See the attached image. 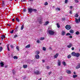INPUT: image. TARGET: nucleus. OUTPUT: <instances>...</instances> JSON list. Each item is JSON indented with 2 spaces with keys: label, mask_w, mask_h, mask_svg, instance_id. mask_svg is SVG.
Returning <instances> with one entry per match:
<instances>
[{
  "label": "nucleus",
  "mask_w": 80,
  "mask_h": 80,
  "mask_svg": "<svg viewBox=\"0 0 80 80\" xmlns=\"http://www.w3.org/2000/svg\"><path fill=\"white\" fill-rule=\"evenodd\" d=\"M48 32L49 35H53L55 34V32L52 30H49Z\"/></svg>",
  "instance_id": "obj_1"
},
{
  "label": "nucleus",
  "mask_w": 80,
  "mask_h": 80,
  "mask_svg": "<svg viewBox=\"0 0 80 80\" xmlns=\"http://www.w3.org/2000/svg\"><path fill=\"white\" fill-rule=\"evenodd\" d=\"M75 22L77 23H78L80 22V16L79 17L78 19L77 18H75Z\"/></svg>",
  "instance_id": "obj_2"
},
{
  "label": "nucleus",
  "mask_w": 80,
  "mask_h": 80,
  "mask_svg": "<svg viewBox=\"0 0 80 80\" xmlns=\"http://www.w3.org/2000/svg\"><path fill=\"white\" fill-rule=\"evenodd\" d=\"M34 73L35 74V75H39L41 73V72H40L38 70H36L34 71Z\"/></svg>",
  "instance_id": "obj_3"
},
{
  "label": "nucleus",
  "mask_w": 80,
  "mask_h": 80,
  "mask_svg": "<svg viewBox=\"0 0 80 80\" xmlns=\"http://www.w3.org/2000/svg\"><path fill=\"white\" fill-rule=\"evenodd\" d=\"M65 28L67 30H70V29H71V26L69 25H67L65 27Z\"/></svg>",
  "instance_id": "obj_4"
},
{
  "label": "nucleus",
  "mask_w": 80,
  "mask_h": 80,
  "mask_svg": "<svg viewBox=\"0 0 80 80\" xmlns=\"http://www.w3.org/2000/svg\"><path fill=\"white\" fill-rule=\"evenodd\" d=\"M28 13H32V8H29L28 9Z\"/></svg>",
  "instance_id": "obj_5"
},
{
  "label": "nucleus",
  "mask_w": 80,
  "mask_h": 80,
  "mask_svg": "<svg viewBox=\"0 0 80 80\" xmlns=\"http://www.w3.org/2000/svg\"><path fill=\"white\" fill-rule=\"evenodd\" d=\"M73 46V44H72V43L70 42L69 44V45L67 47L68 48H70L71 47H72Z\"/></svg>",
  "instance_id": "obj_6"
},
{
  "label": "nucleus",
  "mask_w": 80,
  "mask_h": 80,
  "mask_svg": "<svg viewBox=\"0 0 80 80\" xmlns=\"http://www.w3.org/2000/svg\"><path fill=\"white\" fill-rule=\"evenodd\" d=\"M80 68V63H79L78 64V65L76 67V69H78V68Z\"/></svg>",
  "instance_id": "obj_7"
},
{
  "label": "nucleus",
  "mask_w": 80,
  "mask_h": 80,
  "mask_svg": "<svg viewBox=\"0 0 80 80\" xmlns=\"http://www.w3.org/2000/svg\"><path fill=\"white\" fill-rule=\"evenodd\" d=\"M80 53H76V56L75 57H78L80 56Z\"/></svg>",
  "instance_id": "obj_8"
},
{
  "label": "nucleus",
  "mask_w": 80,
  "mask_h": 80,
  "mask_svg": "<svg viewBox=\"0 0 80 80\" xmlns=\"http://www.w3.org/2000/svg\"><path fill=\"white\" fill-rule=\"evenodd\" d=\"M72 56H73L74 57H75L76 55V53H75V52H72Z\"/></svg>",
  "instance_id": "obj_9"
},
{
  "label": "nucleus",
  "mask_w": 80,
  "mask_h": 80,
  "mask_svg": "<svg viewBox=\"0 0 80 80\" xmlns=\"http://www.w3.org/2000/svg\"><path fill=\"white\" fill-rule=\"evenodd\" d=\"M58 66H60L61 65V61L60 60H58Z\"/></svg>",
  "instance_id": "obj_10"
},
{
  "label": "nucleus",
  "mask_w": 80,
  "mask_h": 80,
  "mask_svg": "<svg viewBox=\"0 0 80 80\" xmlns=\"http://www.w3.org/2000/svg\"><path fill=\"white\" fill-rule=\"evenodd\" d=\"M1 38L2 40H3V38H5V35H2L1 37Z\"/></svg>",
  "instance_id": "obj_11"
},
{
  "label": "nucleus",
  "mask_w": 80,
  "mask_h": 80,
  "mask_svg": "<svg viewBox=\"0 0 80 80\" xmlns=\"http://www.w3.org/2000/svg\"><path fill=\"white\" fill-rule=\"evenodd\" d=\"M66 72L68 74H70L71 73V71L69 70L66 71Z\"/></svg>",
  "instance_id": "obj_12"
},
{
  "label": "nucleus",
  "mask_w": 80,
  "mask_h": 80,
  "mask_svg": "<svg viewBox=\"0 0 80 80\" xmlns=\"http://www.w3.org/2000/svg\"><path fill=\"white\" fill-rule=\"evenodd\" d=\"M35 57L36 58H37V59H38V58H40V56H39V55L37 54L36 55Z\"/></svg>",
  "instance_id": "obj_13"
},
{
  "label": "nucleus",
  "mask_w": 80,
  "mask_h": 80,
  "mask_svg": "<svg viewBox=\"0 0 80 80\" xmlns=\"http://www.w3.org/2000/svg\"><path fill=\"white\" fill-rule=\"evenodd\" d=\"M58 56V53L56 54L54 56V57H55V58H57Z\"/></svg>",
  "instance_id": "obj_14"
},
{
  "label": "nucleus",
  "mask_w": 80,
  "mask_h": 80,
  "mask_svg": "<svg viewBox=\"0 0 80 80\" xmlns=\"http://www.w3.org/2000/svg\"><path fill=\"white\" fill-rule=\"evenodd\" d=\"M35 54H36L37 55H38L39 53H40V52L38 51H37L35 52Z\"/></svg>",
  "instance_id": "obj_15"
},
{
  "label": "nucleus",
  "mask_w": 80,
  "mask_h": 80,
  "mask_svg": "<svg viewBox=\"0 0 80 80\" xmlns=\"http://www.w3.org/2000/svg\"><path fill=\"white\" fill-rule=\"evenodd\" d=\"M61 34H62V35H63V36L65 34V32L63 31H62V32L61 33Z\"/></svg>",
  "instance_id": "obj_16"
},
{
  "label": "nucleus",
  "mask_w": 80,
  "mask_h": 80,
  "mask_svg": "<svg viewBox=\"0 0 80 80\" xmlns=\"http://www.w3.org/2000/svg\"><path fill=\"white\" fill-rule=\"evenodd\" d=\"M49 23V22L48 21H46L44 23V25H48V24Z\"/></svg>",
  "instance_id": "obj_17"
},
{
  "label": "nucleus",
  "mask_w": 80,
  "mask_h": 80,
  "mask_svg": "<svg viewBox=\"0 0 80 80\" xmlns=\"http://www.w3.org/2000/svg\"><path fill=\"white\" fill-rule=\"evenodd\" d=\"M56 11H60V8H56L55 9Z\"/></svg>",
  "instance_id": "obj_18"
},
{
  "label": "nucleus",
  "mask_w": 80,
  "mask_h": 80,
  "mask_svg": "<svg viewBox=\"0 0 80 80\" xmlns=\"http://www.w3.org/2000/svg\"><path fill=\"white\" fill-rule=\"evenodd\" d=\"M0 65H1V67H3V66L4 65V64H3V63L2 62H1L0 63Z\"/></svg>",
  "instance_id": "obj_19"
},
{
  "label": "nucleus",
  "mask_w": 80,
  "mask_h": 80,
  "mask_svg": "<svg viewBox=\"0 0 80 80\" xmlns=\"http://www.w3.org/2000/svg\"><path fill=\"white\" fill-rule=\"evenodd\" d=\"M23 27H24V25H23V24L22 25L21 28V30H23Z\"/></svg>",
  "instance_id": "obj_20"
},
{
  "label": "nucleus",
  "mask_w": 80,
  "mask_h": 80,
  "mask_svg": "<svg viewBox=\"0 0 80 80\" xmlns=\"http://www.w3.org/2000/svg\"><path fill=\"white\" fill-rule=\"evenodd\" d=\"M23 67L24 68H26L27 67V65H23Z\"/></svg>",
  "instance_id": "obj_21"
},
{
  "label": "nucleus",
  "mask_w": 80,
  "mask_h": 80,
  "mask_svg": "<svg viewBox=\"0 0 80 80\" xmlns=\"http://www.w3.org/2000/svg\"><path fill=\"white\" fill-rule=\"evenodd\" d=\"M62 63L63 65H64V66H65V65H66V62H62Z\"/></svg>",
  "instance_id": "obj_22"
},
{
  "label": "nucleus",
  "mask_w": 80,
  "mask_h": 80,
  "mask_svg": "<svg viewBox=\"0 0 80 80\" xmlns=\"http://www.w3.org/2000/svg\"><path fill=\"white\" fill-rule=\"evenodd\" d=\"M70 33H73V30H70Z\"/></svg>",
  "instance_id": "obj_23"
},
{
  "label": "nucleus",
  "mask_w": 80,
  "mask_h": 80,
  "mask_svg": "<svg viewBox=\"0 0 80 80\" xmlns=\"http://www.w3.org/2000/svg\"><path fill=\"white\" fill-rule=\"evenodd\" d=\"M75 17L76 18H77V17H78V14H77V13L75 15Z\"/></svg>",
  "instance_id": "obj_24"
},
{
  "label": "nucleus",
  "mask_w": 80,
  "mask_h": 80,
  "mask_svg": "<svg viewBox=\"0 0 80 80\" xmlns=\"http://www.w3.org/2000/svg\"><path fill=\"white\" fill-rule=\"evenodd\" d=\"M30 45H28L25 47V48H30Z\"/></svg>",
  "instance_id": "obj_25"
},
{
  "label": "nucleus",
  "mask_w": 80,
  "mask_h": 80,
  "mask_svg": "<svg viewBox=\"0 0 80 80\" xmlns=\"http://www.w3.org/2000/svg\"><path fill=\"white\" fill-rule=\"evenodd\" d=\"M45 39V38L42 37V38H40V40H44Z\"/></svg>",
  "instance_id": "obj_26"
},
{
  "label": "nucleus",
  "mask_w": 80,
  "mask_h": 80,
  "mask_svg": "<svg viewBox=\"0 0 80 80\" xmlns=\"http://www.w3.org/2000/svg\"><path fill=\"white\" fill-rule=\"evenodd\" d=\"M76 34L78 35H79V34H80V32H79L78 31H77L76 32Z\"/></svg>",
  "instance_id": "obj_27"
},
{
  "label": "nucleus",
  "mask_w": 80,
  "mask_h": 80,
  "mask_svg": "<svg viewBox=\"0 0 80 80\" xmlns=\"http://www.w3.org/2000/svg\"><path fill=\"white\" fill-rule=\"evenodd\" d=\"M3 50V48L2 47H0V52H2Z\"/></svg>",
  "instance_id": "obj_28"
},
{
  "label": "nucleus",
  "mask_w": 80,
  "mask_h": 80,
  "mask_svg": "<svg viewBox=\"0 0 80 80\" xmlns=\"http://www.w3.org/2000/svg\"><path fill=\"white\" fill-rule=\"evenodd\" d=\"M39 22L41 24H42V19H40V20L39 21Z\"/></svg>",
  "instance_id": "obj_29"
},
{
  "label": "nucleus",
  "mask_w": 80,
  "mask_h": 80,
  "mask_svg": "<svg viewBox=\"0 0 80 80\" xmlns=\"http://www.w3.org/2000/svg\"><path fill=\"white\" fill-rule=\"evenodd\" d=\"M57 27L58 28H60V25H59V23H57Z\"/></svg>",
  "instance_id": "obj_30"
},
{
  "label": "nucleus",
  "mask_w": 80,
  "mask_h": 80,
  "mask_svg": "<svg viewBox=\"0 0 80 80\" xmlns=\"http://www.w3.org/2000/svg\"><path fill=\"white\" fill-rule=\"evenodd\" d=\"M71 57H72V56L71 55H69L68 56V58H71Z\"/></svg>",
  "instance_id": "obj_31"
},
{
  "label": "nucleus",
  "mask_w": 80,
  "mask_h": 80,
  "mask_svg": "<svg viewBox=\"0 0 80 80\" xmlns=\"http://www.w3.org/2000/svg\"><path fill=\"white\" fill-rule=\"evenodd\" d=\"M12 72L13 74V75L15 74V70H13Z\"/></svg>",
  "instance_id": "obj_32"
},
{
  "label": "nucleus",
  "mask_w": 80,
  "mask_h": 80,
  "mask_svg": "<svg viewBox=\"0 0 80 80\" xmlns=\"http://www.w3.org/2000/svg\"><path fill=\"white\" fill-rule=\"evenodd\" d=\"M42 50L44 51H45V50H46V48H45V47H43Z\"/></svg>",
  "instance_id": "obj_33"
},
{
  "label": "nucleus",
  "mask_w": 80,
  "mask_h": 80,
  "mask_svg": "<svg viewBox=\"0 0 80 80\" xmlns=\"http://www.w3.org/2000/svg\"><path fill=\"white\" fill-rule=\"evenodd\" d=\"M77 77V75H73V78H76Z\"/></svg>",
  "instance_id": "obj_34"
},
{
  "label": "nucleus",
  "mask_w": 80,
  "mask_h": 80,
  "mask_svg": "<svg viewBox=\"0 0 80 80\" xmlns=\"http://www.w3.org/2000/svg\"><path fill=\"white\" fill-rule=\"evenodd\" d=\"M16 21H17V22H19L20 21V20H19V19L18 18H16Z\"/></svg>",
  "instance_id": "obj_35"
},
{
  "label": "nucleus",
  "mask_w": 80,
  "mask_h": 80,
  "mask_svg": "<svg viewBox=\"0 0 80 80\" xmlns=\"http://www.w3.org/2000/svg\"><path fill=\"white\" fill-rule=\"evenodd\" d=\"M32 12H37V9H32Z\"/></svg>",
  "instance_id": "obj_36"
},
{
  "label": "nucleus",
  "mask_w": 80,
  "mask_h": 80,
  "mask_svg": "<svg viewBox=\"0 0 80 80\" xmlns=\"http://www.w3.org/2000/svg\"><path fill=\"white\" fill-rule=\"evenodd\" d=\"M48 5V2H46L44 3V5Z\"/></svg>",
  "instance_id": "obj_37"
},
{
  "label": "nucleus",
  "mask_w": 80,
  "mask_h": 80,
  "mask_svg": "<svg viewBox=\"0 0 80 80\" xmlns=\"http://www.w3.org/2000/svg\"><path fill=\"white\" fill-rule=\"evenodd\" d=\"M71 34L70 33H68L67 34H66V36H68V35H71Z\"/></svg>",
  "instance_id": "obj_38"
},
{
  "label": "nucleus",
  "mask_w": 80,
  "mask_h": 80,
  "mask_svg": "<svg viewBox=\"0 0 80 80\" xmlns=\"http://www.w3.org/2000/svg\"><path fill=\"white\" fill-rule=\"evenodd\" d=\"M21 2L23 3L24 2H26V0H22Z\"/></svg>",
  "instance_id": "obj_39"
},
{
  "label": "nucleus",
  "mask_w": 80,
  "mask_h": 80,
  "mask_svg": "<svg viewBox=\"0 0 80 80\" xmlns=\"http://www.w3.org/2000/svg\"><path fill=\"white\" fill-rule=\"evenodd\" d=\"M10 47H11V48H14V46L12 45H11Z\"/></svg>",
  "instance_id": "obj_40"
},
{
  "label": "nucleus",
  "mask_w": 80,
  "mask_h": 80,
  "mask_svg": "<svg viewBox=\"0 0 80 80\" xmlns=\"http://www.w3.org/2000/svg\"><path fill=\"white\" fill-rule=\"evenodd\" d=\"M16 49H17V50H18V51H19V48H18V46H17L16 47Z\"/></svg>",
  "instance_id": "obj_41"
},
{
  "label": "nucleus",
  "mask_w": 80,
  "mask_h": 80,
  "mask_svg": "<svg viewBox=\"0 0 80 80\" xmlns=\"http://www.w3.org/2000/svg\"><path fill=\"white\" fill-rule=\"evenodd\" d=\"M46 68L48 70H49V69H50V67H49V66H47Z\"/></svg>",
  "instance_id": "obj_42"
},
{
  "label": "nucleus",
  "mask_w": 80,
  "mask_h": 80,
  "mask_svg": "<svg viewBox=\"0 0 80 80\" xmlns=\"http://www.w3.org/2000/svg\"><path fill=\"white\" fill-rule=\"evenodd\" d=\"M13 31L14 30H12L10 32V33H13Z\"/></svg>",
  "instance_id": "obj_43"
},
{
  "label": "nucleus",
  "mask_w": 80,
  "mask_h": 80,
  "mask_svg": "<svg viewBox=\"0 0 80 80\" xmlns=\"http://www.w3.org/2000/svg\"><path fill=\"white\" fill-rule=\"evenodd\" d=\"M62 76H61L59 78V80H62Z\"/></svg>",
  "instance_id": "obj_44"
},
{
  "label": "nucleus",
  "mask_w": 80,
  "mask_h": 80,
  "mask_svg": "<svg viewBox=\"0 0 80 80\" xmlns=\"http://www.w3.org/2000/svg\"><path fill=\"white\" fill-rule=\"evenodd\" d=\"M2 5H5V2L4 1H2Z\"/></svg>",
  "instance_id": "obj_45"
},
{
  "label": "nucleus",
  "mask_w": 80,
  "mask_h": 80,
  "mask_svg": "<svg viewBox=\"0 0 80 80\" xmlns=\"http://www.w3.org/2000/svg\"><path fill=\"white\" fill-rule=\"evenodd\" d=\"M17 37H18V35H16L14 36V38H17Z\"/></svg>",
  "instance_id": "obj_46"
},
{
  "label": "nucleus",
  "mask_w": 80,
  "mask_h": 80,
  "mask_svg": "<svg viewBox=\"0 0 80 80\" xmlns=\"http://www.w3.org/2000/svg\"><path fill=\"white\" fill-rule=\"evenodd\" d=\"M13 58L14 59H16V58H17V57H16V56H15Z\"/></svg>",
  "instance_id": "obj_47"
},
{
  "label": "nucleus",
  "mask_w": 80,
  "mask_h": 80,
  "mask_svg": "<svg viewBox=\"0 0 80 80\" xmlns=\"http://www.w3.org/2000/svg\"><path fill=\"white\" fill-rule=\"evenodd\" d=\"M74 1L76 3H78V0H74Z\"/></svg>",
  "instance_id": "obj_48"
},
{
  "label": "nucleus",
  "mask_w": 80,
  "mask_h": 80,
  "mask_svg": "<svg viewBox=\"0 0 80 80\" xmlns=\"http://www.w3.org/2000/svg\"><path fill=\"white\" fill-rule=\"evenodd\" d=\"M68 2V0H65V3H67Z\"/></svg>",
  "instance_id": "obj_49"
},
{
  "label": "nucleus",
  "mask_w": 80,
  "mask_h": 80,
  "mask_svg": "<svg viewBox=\"0 0 80 80\" xmlns=\"http://www.w3.org/2000/svg\"><path fill=\"white\" fill-rule=\"evenodd\" d=\"M37 43H40V40H38L37 41Z\"/></svg>",
  "instance_id": "obj_50"
},
{
  "label": "nucleus",
  "mask_w": 80,
  "mask_h": 80,
  "mask_svg": "<svg viewBox=\"0 0 80 80\" xmlns=\"http://www.w3.org/2000/svg\"><path fill=\"white\" fill-rule=\"evenodd\" d=\"M23 12H26V9H23Z\"/></svg>",
  "instance_id": "obj_51"
},
{
  "label": "nucleus",
  "mask_w": 80,
  "mask_h": 80,
  "mask_svg": "<svg viewBox=\"0 0 80 80\" xmlns=\"http://www.w3.org/2000/svg\"><path fill=\"white\" fill-rule=\"evenodd\" d=\"M42 63H44V62H45V61L44 60H42Z\"/></svg>",
  "instance_id": "obj_52"
},
{
  "label": "nucleus",
  "mask_w": 80,
  "mask_h": 80,
  "mask_svg": "<svg viewBox=\"0 0 80 80\" xmlns=\"http://www.w3.org/2000/svg\"><path fill=\"white\" fill-rule=\"evenodd\" d=\"M72 8H73V6H71L70 7V9H72Z\"/></svg>",
  "instance_id": "obj_53"
},
{
  "label": "nucleus",
  "mask_w": 80,
  "mask_h": 80,
  "mask_svg": "<svg viewBox=\"0 0 80 80\" xmlns=\"http://www.w3.org/2000/svg\"><path fill=\"white\" fill-rule=\"evenodd\" d=\"M51 73H52V72H49L48 74L49 75H50Z\"/></svg>",
  "instance_id": "obj_54"
},
{
  "label": "nucleus",
  "mask_w": 80,
  "mask_h": 80,
  "mask_svg": "<svg viewBox=\"0 0 80 80\" xmlns=\"http://www.w3.org/2000/svg\"><path fill=\"white\" fill-rule=\"evenodd\" d=\"M71 49H72V50H74V48L72 47V48Z\"/></svg>",
  "instance_id": "obj_55"
},
{
  "label": "nucleus",
  "mask_w": 80,
  "mask_h": 80,
  "mask_svg": "<svg viewBox=\"0 0 80 80\" xmlns=\"http://www.w3.org/2000/svg\"><path fill=\"white\" fill-rule=\"evenodd\" d=\"M8 49V51H10V49H9V48L8 47V46L7 47Z\"/></svg>",
  "instance_id": "obj_56"
},
{
  "label": "nucleus",
  "mask_w": 80,
  "mask_h": 80,
  "mask_svg": "<svg viewBox=\"0 0 80 80\" xmlns=\"http://www.w3.org/2000/svg\"><path fill=\"white\" fill-rule=\"evenodd\" d=\"M69 38H72V36H69Z\"/></svg>",
  "instance_id": "obj_57"
},
{
  "label": "nucleus",
  "mask_w": 80,
  "mask_h": 80,
  "mask_svg": "<svg viewBox=\"0 0 80 80\" xmlns=\"http://www.w3.org/2000/svg\"><path fill=\"white\" fill-rule=\"evenodd\" d=\"M29 2H32L33 1V0H29Z\"/></svg>",
  "instance_id": "obj_58"
},
{
  "label": "nucleus",
  "mask_w": 80,
  "mask_h": 80,
  "mask_svg": "<svg viewBox=\"0 0 80 80\" xmlns=\"http://www.w3.org/2000/svg\"><path fill=\"white\" fill-rule=\"evenodd\" d=\"M12 22H14L15 21V19H14V18H13L12 19Z\"/></svg>",
  "instance_id": "obj_59"
},
{
  "label": "nucleus",
  "mask_w": 80,
  "mask_h": 80,
  "mask_svg": "<svg viewBox=\"0 0 80 80\" xmlns=\"http://www.w3.org/2000/svg\"><path fill=\"white\" fill-rule=\"evenodd\" d=\"M26 78V77H25L23 78V79L24 80Z\"/></svg>",
  "instance_id": "obj_60"
},
{
  "label": "nucleus",
  "mask_w": 80,
  "mask_h": 80,
  "mask_svg": "<svg viewBox=\"0 0 80 80\" xmlns=\"http://www.w3.org/2000/svg\"><path fill=\"white\" fill-rule=\"evenodd\" d=\"M18 27H17L15 28V29H16V30H17V29H18Z\"/></svg>",
  "instance_id": "obj_61"
},
{
  "label": "nucleus",
  "mask_w": 80,
  "mask_h": 80,
  "mask_svg": "<svg viewBox=\"0 0 80 80\" xmlns=\"http://www.w3.org/2000/svg\"><path fill=\"white\" fill-rule=\"evenodd\" d=\"M69 13L71 14H72V11H70Z\"/></svg>",
  "instance_id": "obj_62"
},
{
  "label": "nucleus",
  "mask_w": 80,
  "mask_h": 80,
  "mask_svg": "<svg viewBox=\"0 0 80 80\" xmlns=\"http://www.w3.org/2000/svg\"><path fill=\"white\" fill-rule=\"evenodd\" d=\"M65 18H62V20H65Z\"/></svg>",
  "instance_id": "obj_63"
},
{
  "label": "nucleus",
  "mask_w": 80,
  "mask_h": 80,
  "mask_svg": "<svg viewBox=\"0 0 80 80\" xmlns=\"http://www.w3.org/2000/svg\"><path fill=\"white\" fill-rule=\"evenodd\" d=\"M7 67H8V66H5V68H7Z\"/></svg>",
  "instance_id": "obj_64"
}]
</instances>
